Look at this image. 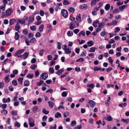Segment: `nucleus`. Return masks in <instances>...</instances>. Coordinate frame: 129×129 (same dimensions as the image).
Segmentation results:
<instances>
[{"label":"nucleus","instance_id":"nucleus-8","mask_svg":"<svg viewBox=\"0 0 129 129\" xmlns=\"http://www.w3.org/2000/svg\"><path fill=\"white\" fill-rule=\"evenodd\" d=\"M38 110H39V108L37 106H34L32 108V111L34 113H37L38 112Z\"/></svg>","mask_w":129,"mask_h":129},{"label":"nucleus","instance_id":"nucleus-64","mask_svg":"<svg viewBox=\"0 0 129 129\" xmlns=\"http://www.w3.org/2000/svg\"><path fill=\"white\" fill-rule=\"evenodd\" d=\"M40 15L41 17H43L44 15H45V12H44V11L40 10Z\"/></svg>","mask_w":129,"mask_h":129},{"label":"nucleus","instance_id":"nucleus-51","mask_svg":"<svg viewBox=\"0 0 129 129\" xmlns=\"http://www.w3.org/2000/svg\"><path fill=\"white\" fill-rule=\"evenodd\" d=\"M33 77H34V75L31 74H28L27 76V78H29V79H32Z\"/></svg>","mask_w":129,"mask_h":129},{"label":"nucleus","instance_id":"nucleus-5","mask_svg":"<svg viewBox=\"0 0 129 129\" xmlns=\"http://www.w3.org/2000/svg\"><path fill=\"white\" fill-rule=\"evenodd\" d=\"M25 52L24 49H21L20 50H18L15 52V54H14L15 56H18V55H20V54H22Z\"/></svg>","mask_w":129,"mask_h":129},{"label":"nucleus","instance_id":"nucleus-12","mask_svg":"<svg viewBox=\"0 0 129 129\" xmlns=\"http://www.w3.org/2000/svg\"><path fill=\"white\" fill-rule=\"evenodd\" d=\"M64 52L65 54H71V53H72V51L71 50V48L70 47H68V49H66Z\"/></svg>","mask_w":129,"mask_h":129},{"label":"nucleus","instance_id":"nucleus-35","mask_svg":"<svg viewBox=\"0 0 129 129\" xmlns=\"http://www.w3.org/2000/svg\"><path fill=\"white\" fill-rule=\"evenodd\" d=\"M63 5L64 6H68V5H70V3L67 0H63Z\"/></svg>","mask_w":129,"mask_h":129},{"label":"nucleus","instance_id":"nucleus-36","mask_svg":"<svg viewBox=\"0 0 129 129\" xmlns=\"http://www.w3.org/2000/svg\"><path fill=\"white\" fill-rule=\"evenodd\" d=\"M76 62H80V63H82V62L84 61V58L83 57H80V58L77 59Z\"/></svg>","mask_w":129,"mask_h":129},{"label":"nucleus","instance_id":"nucleus-18","mask_svg":"<svg viewBox=\"0 0 129 129\" xmlns=\"http://www.w3.org/2000/svg\"><path fill=\"white\" fill-rule=\"evenodd\" d=\"M80 9H81V10H87V5L85 4L81 5L80 6Z\"/></svg>","mask_w":129,"mask_h":129},{"label":"nucleus","instance_id":"nucleus-40","mask_svg":"<svg viewBox=\"0 0 129 129\" xmlns=\"http://www.w3.org/2000/svg\"><path fill=\"white\" fill-rule=\"evenodd\" d=\"M29 85H30V82L27 80L24 82V86L28 87Z\"/></svg>","mask_w":129,"mask_h":129},{"label":"nucleus","instance_id":"nucleus-23","mask_svg":"<svg viewBox=\"0 0 129 129\" xmlns=\"http://www.w3.org/2000/svg\"><path fill=\"white\" fill-rule=\"evenodd\" d=\"M17 22H18L19 24H21V25H23V24H24L26 23V20L19 19V20H17Z\"/></svg>","mask_w":129,"mask_h":129},{"label":"nucleus","instance_id":"nucleus-56","mask_svg":"<svg viewBox=\"0 0 129 129\" xmlns=\"http://www.w3.org/2000/svg\"><path fill=\"white\" fill-rule=\"evenodd\" d=\"M82 128V125L81 124L80 125H77L76 127H75L74 129H81Z\"/></svg>","mask_w":129,"mask_h":129},{"label":"nucleus","instance_id":"nucleus-22","mask_svg":"<svg viewBox=\"0 0 129 129\" xmlns=\"http://www.w3.org/2000/svg\"><path fill=\"white\" fill-rule=\"evenodd\" d=\"M59 117H62V115L59 112H56L55 114V118H59Z\"/></svg>","mask_w":129,"mask_h":129},{"label":"nucleus","instance_id":"nucleus-24","mask_svg":"<svg viewBox=\"0 0 129 129\" xmlns=\"http://www.w3.org/2000/svg\"><path fill=\"white\" fill-rule=\"evenodd\" d=\"M23 80H24V78L19 77L18 79V81L19 84H21V85H22L23 84Z\"/></svg>","mask_w":129,"mask_h":129},{"label":"nucleus","instance_id":"nucleus-15","mask_svg":"<svg viewBox=\"0 0 129 129\" xmlns=\"http://www.w3.org/2000/svg\"><path fill=\"white\" fill-rule=\"evenodd\" d=\"M126 7H127V5H122L121 6H120L119 7V11H120L121 12H123V10H124V9H125V8H126Z\"/></svg>","mask_w":129,"mask_h":129},{"label":"nucleus","instance_id":"nucleus-1","mask_svg":"<svg viewBox=\"0 0 129 129\" xmlns=\"http://www.w3.org/2000/svg\"><path fill=\"white\" fill-rule=\"evenodd\" d=\"M61 14L63 18L67 19L68 18V11L65 9H62L61 11Z\"/></svg>","mask_w":129,"mask_h":129},{"label":"nucleus","instance_id":"nucleus-32","mask_svg":"<svg viewBox=\"0 0 129 129\" xmlns=\"http://www.w3.org/2000/svg\"><path fill=\"white\" fill-rule=\"evenodd\" d=\"M67 36H68V37H72V36H73V32L72 31H68Z\"/></svg>","mask_w":129,"mask_h":129},{"label":"nucleus","instance_id":"nucleus-17","mask_svg":"<svg viewBox=\"0 0 129 129\" xmlns=\"http://www.w3.org/2000/svg\"><path fill=\"white\" fill-rule=\"evenodd\" d=\"M22 57H24V59H27L28 57H29V52H25L22 55Z\"/></svg>","mask_w":129,"mask_h":129},{"label":"nucleus","instance_id":"nucleus-28","mask_svg":"<svg viewBox=\"0 0 129 129\" xmlns=\"http://www.w3.org/2000/svg\"><path fill=\"white\" fill-rule=\"evenodd\" d=\"M57 48L58 50H61V46H62V43L57 42L56 43Z\"/></svg>","mask_w":129,"mask_h":129},{"label":"nucleus","instance_id":"nucleus-20","mask_svg":"<svg viewBox=\"0 0 129 129\" xmlns=\"http://www.w3.org/2000/svg\"><path fill=\"white\" fill-rule=\"evenodd\" d=\"M15 39L18 41L20 39V34L18 32H15Z\"/></svg>","mask_w":129,"mask_h":129},{"label":"nucleus","instance_id":"nucleus-61","mask_svg":"<svg viewBox=\"0 0 129 129\" xmlns=\"http://www.w3.org/2000/svg\"><path fill=\"white\" fill-rule=\"evenodd\" d=\"M68 115H69V112H68L67 111L64 112V113H63L64 117H67V116H68Z\"/></svg>","mask_w":129,"mask_h":129},{"label":"nucleus","instance_id":"nucleus-33","mask_svg":"<svg viewBox=\"0 0 129 129\" xmlns=\"http://www.w3.org/2000/svg\"><path fill=\"white\" fill-rule=\"evenodd\" d=\"M30 43H31V44H34L35 43H37V40H36V38H32L30 40Z\"/></svg>","mask_w":129,"mask_h":129},{"label":"nucleus","instance_id":"nucleus-60","mask_svg":"<svg viewBox=\"0 0 129 129\" xmlns=\"http://www.w3.org/2000/svg\"><path fill=\"white\" fill-rule=\"evenodd\" d=\"M11 114L12 115H15V116L18 115V112L16 111H12L11 112Z\"/></svg>","mask_w":129,"mask_h":129},{"label":"nucleus","instance_id":"nucleus-14","mask_svg":"<svg viewBox=\"0 0 129 129\" xmlns=\"http://www.w3.org/2000/svg\"><path fill=\"white\" fill-rule=\"evenodd\" d=\"M45 26L43 24H41L39 28L38 29L39 32L40 33H42V32H43L44 31V28Z\"/></svg>","mask_w":129,"mask_h":129},{"label":"nucleus","instance_id":"nucleus-2","mask_svg":"<svg viewBox=\"0 0 129 129\" xmlns=\"http://www.w3.org/2000/svg\"><path fill=\"white\" fill-rule=\"evenodd\" d=\"M48 77V73H43L40 75L39 78L41 80L43 79V80H46V79H47Z\"/></svg>","mask_w":129,"mask_h":129},{"label":"nucleus","instance_id":"nucleus-45","mask_svg":"<svg viewBox=\"0 0 129 129\" xmlns=\"http://www.w3.org/2000/svg\"><path fill=\"white\" fill-rule=\"evenodd\" d=\"M44 83V81L43 80H40L39 82L37 83V86H41L42 84Z\"/></svg>","mask_w":129,"mask_h":129},{"label":"nucleus","instance_id":"nucleus-3","mask_svg":"<svg viewBox=\"0 0 129 129\" xmlns=\"http://www.w3.org/2000/svg\"><path fill=\"white\" fill-rule=\"evenodd\" d=\"M5 14L7 17H10L13 14V9L12 8H9L6 11Z\"/></svg>","mask_w":129,"mask_h":129},{"label":"nucleus","instance_id":"nucleus-42","mask_svg":"<svg viewBox=\"0 0 129 129\" xmlns=\"http://www.w3.org/2000/svg\"><path fill=\"white\" fill-rule=\"evenodd\" d=\"M107 120L108 121H111L112 120V117L110 115L107 116Z\"/></svg>","mask_w":129,"mask_h":129},{"label":"nucleus","instance_id":"nucleus-6","mask_svg":"<svg viewBox=\"0 0 129 129\" xmlns=\"http://www.w3.org/2000/svg\"><path fill=\"white\" fill-rule=\"evenodd\" d=\"M20 29H21V26H20V24H19V22H17V24L15 27V31H17V32L20 33Z\"/></svg>","mask_w":129,"mask_h":129},{"label":"nucleus","instance_id":"nucleus-49","mask_svg":"<svg viewBox=\"0 0 129 129\" xmlns=\"http://www.w3.org/2000/svg\"><path fill=\"white\" fill-rule=\"evenodd\" d=\"M119 13V10L118 8H116L113 10V14H118Z\"/></svg>","mask_w":129,"mask_h":129},{"label":"nucleus","instance_id":"nucleus-39","mask_svg":"<svg viewBox=\"0 0 129 129\" xmlns=\"http://www.w3.org/2000/svg\"><path fill=\"white\" fill-rule=\"evenodd\" d=\"M44 52H45V49H41L39 51V55L42 56L44 55Z\"/></svg>","mask_w":129,"mask_h":129},{"label":"nucleus","instance_id":"nucleus-38","mask_svg":"<svg viewBox=\"0 0 129 129\" xmlns=\"http://www.w3.org/2000/svg\"><path fill=\"white\" fill-rule=\"evenodd\" d=\"M97 0H92L91 2V6H96Z\"/></svg>","mask_w":129,"mask_h":129},{"label":"nucleus","instance_id":"nucleus-48","mask_svg":"<svg viewBox=\"0 0 129 129\" xmlns=\"http://www.w3.org/2000/svg\"><path fill=\"white\" fill-rule=\"evenodd\" d=\"M42 112L44 114H48L49 113V111H47L45 108L42 109Z\"/></svg>","mask_w":129,"mask_h":129},{"label":"nucleus","instance_id":"nucleus-34","mask_svg":"<svg viewBox=\"0 0 129 129\" xmlns=\"http://www.w3.org/2000/svg\"><path fill=\"white\" fill-rule=\"evenodd\" d=\"M1 112V113H2V114H4V115H7V114H8V110H2Z\"/></svg>","mask_w":129,"mask_h":129},{"label":"nucleus","instance_id":"nucleus-47","mask_svg":"<svg viewBox=\"0 0 129 129\" xmlns=\"http://www.w3.org/2000/svg\"><path fill=\"white\" fill-rule=\"evenodd\" d=\"M29 33V32L28 31V30L27 29H25L23 30V34L25 35V36H27L28 34Z\"/></svg>","mask_w":129,"mask_h":129},{"label":"nucleus","instance_id":"nucleus-11","mask_svg":"<svg viewBox=\"0 0 129 129\" xmlns=\"http://www.w3.org/2000/svg\"><path fill=\"white\" fill-rule=\"evenodd\" d=\"M126 105H127V103L126 102L120 103L118 104L119 107H121V108H124Z\"/></svg>","mask_w":129,"mask_h":129},{"label":"nucleus","instance_id":"nucleus-62","mask_svg":"<svg viewBox=\"0 0 129 129\" xmlns=\"http://www.w3.org/2000/svg\"><path fill=\"white\" fill-rule=\"evenodd\" d=\"M79 31H80L79 29H76L74 30L73 32L74 33V34H77L79 33Z\"/></svg>","mask_w":129,"mask_h":129},{"label":"nucleus","instance_id":"nucleus-37","mask_svg":"<svg viewBox=\"0 0 129 129\" xmlns=\"http://www.w3.org/2000/svg\"><path fill=\"white\" fill-rule=\"evenodd\" d=\"M49 72L50 74H53L54 72V68L53 67L49 68Z\"/></svg>","mask_w":129,"mask_h":129},{"label":"nucleus","instance_id":"nucleus-29","mask_svg":"<svg viewBox=\"0 0 129 129\" xmlns=\"http://www.w3.org/2000/svg\"><path fill=\"white\" fill-rule=\"evenodd\" d=\"M97 24H99V21L98 20H96L93 22V26L94 28H97Z\"/></svg>","mask_w":129,"mask_h":129},{"label":"nucleus","instance_id":"nucleus-31","mask_svg":"<svg viewBox=\"0 0 129 129\" xmlns=\"http://www.w3.org/2000/svg\"><path fill=\"white\" fill-rule=\"evenodd\" d=\"M5 80L6 83H9V82L11 81V80H10V76H6L5 78Z\"/></svg>","mask_w":129,"mask_h":129},{"label":"nucleus","instance_id":"nucleus-50","mask_svg":"<svg viewBox=\"0 0 129 129\" xmlns=\"http://www.w3.org/2000/svg\"><path fill=\"white\" fill-rule=\"evenodd\" d=\"M12 83L14 86H17V85H18V82L17 80H13L12 81Z\"/></svg>","mask_w":129,"mask_h":129},{"label":"nucleus","instance_id":"nucleus-26","mask_svg":"<svg viewBox=\"0 0 129 129\" xmlns=\"http://www.w3.org/2000/svg\"><path fill=\"white\" fill-rule=\"evenodd\" d=\"M35 21V17H29V18L28 19L29 23H33Z\"/></svg>","mask_w":129,"mask_h":129},{"label":"nucleus","instance_id":"nucleus-59","mask_svg":"<svg viewBox=\"0 0 129 129\" xmlns=\"http://www.w3.org/2000/svg\"><path fill=\"white\" fill-rule=\"evenodd\" d=\"M75 125H76V121H72L71 122V126H75Z\"/></svg>","mask_w":129,"mask_h":129},{"label":"nucleus","instance_id":"nucleus-7","mask_svg":"<svg viewBox=\"0 0 129 129\" xmlns=\"http://www.w3.org/2000/svg\"><path fill=\"white\" fill-rule=\"evenodd\" d=\"M88 103L89 104H90L91 107H94V106H95V102H94V101L92 100H90L88 101Z\"/></svg>","mask_w":129,"mask_h":129},{"label":"nucleus","instance_id":"nucleus-41","mask_svg":"<svg viewBox=\"0 0 129 129\" xmlns=\"http://www.w3.org/2000/svg\"><path fill=\"white\" fill-rule=\"evenodd\" d=\"M101 71V68L98 67H95L94 68V71Z\"/></svg>","mask_w":129,"mask_h":129},{"label":"nucleus","instance_id":"nucleus-44","mask_svg":"<svg viewBox=\"0 0 129 129\" xmlns=\"http://www.w3.org/2000/svg\"><path fill=\"white\" fill-rule=\"evenodd\" d=\"M30 29L31 31H36V30H37V27L34 25H33L30 27Z\"/></svg>","mask_w":129,"mask_h":129},{"label":"nucleus","instance_id":"nucleus-4","mask_svg":"<svg viewBox=\"0 0 129 129\" xmlns=\"http://www.w3.org/2000/svg\"><path fill=\"white\" fill-rule=\"evenodd\" d=\"M76 28V25H75V22H74L72 21L69 24V29L70 30H71L73 31V30H74Z\"/></svg>","mask_w":129,"mask_h":129},{"label":"nucleus","instance_id":"nucleus-57","mask_svg":"<svg viewBox=\"0 0 129 129\" xmlns=\"http://www.w3.org/2000/svg\"><path fill=\"white\" fill-rule=\"evenodd\" d=\"M61 96H62V97H66V96H67V92H62L61 93Z\"/></svg>","mask_w":129,"mask_h":129},{"label":"nucleus","instance_id":"nucleus-10","mask_svg":"<svg viewBox=\"0 0 129 129\" xmlns=\"http://www.w3.org/2000/svg\"><path fill=\"white\" fill-rule=\"evenodd\" d=\"M15 23H17V20L15 19H12L10 20L9 24L10 26H12V25H14Z\"/></svg>","mask_w":129,"mask_h":129},{"label":"nucleus","instance_id":"nucleus-58","mask_svg":"<svg viewBox=\"0 0 129 129\" xmlns=\"http://www.w3.org/2000/svg\"><path fill=\"white\" fill-rule=\"evenodd\" d=\"M29 123L30 122H35V120H34V119L32 117H29L28 119Z\"/></svg>","mask_w":129,"mask_h":129},{"label":"nucleus","instance_id":"nucleus-19","mask_svg":"<svg viewBox=\"0 0 129 129\" xmlns=\"http://www.w3.org/2000/svg\"><path fill=\"white\" fill-rule=\"evenodd\" d=\"M87 45L88 47H91L94 45V42L92 40H90L87 42Z\"/></svg>","mask_w":129,"mask_h":129},{"label":"nucleus","instance_id":"nucleus-16","mask_svg":"<svg viewBox=\"0 0 129 129\" xmlns=\"http://www.w3.org/2000/svg\"><path fill=\"white\" fill-rule=\"evenodd\" d=\"M68 11L70 13H71L72 14H74L75 12V9L73 8V7H69L68 9Z\"/></svg>","mask_w":129,"mask_h":129},{"label":"nucleus","instance_id":"nucleus-53","mask_svg":"<svg viewBox=\"0 0 129 129\" xmlns=\"http://www.w3.org/2000/svg\"><path fill=\"white\" fill-rule=\"evenodd\" d=\"M30 68L32 70H35V69H36V68H37V64H32V65H31V67H30Z\"/></svg>","mask_w":129,"mask_h":129},{"label":"nucleus","instance_id":"nucleus-46","mask_svg":"<svg viewBox=\"0 0 129 129\" xmlns=\"http://www.w3.org/2000/svg\"><path fill=\"white\" fill-rule=\"evenodd\" d=\"M95 50H96V48L92 47L90 48L89 52H93L94 53V52H95Z\"/></svg>","mask_w":129,"mask_h":129},{"label":"nucleus","instance_id":"nucleus-43","mask_svg":"<svg viewBox=\"0 0 129 129\" xmlns=\"http://www.w3.org/2000/svg\"><path fill=\"white\" fill-rule=\"evenodd\" d=\"M121 121H123V122H125V123H128L129 119H128L122 118L121 119Z\"/></svg>","mask_w":129,"mask_h":129},{"label":"nucleus","instance_id":"nucleus-54","mask_svg":"<svg viewBox=\"0 0 129 129\" xmlns=\"http://www.w3.org/2000/svg\"><path fill=\"white\" fill-rule=\"evenodd\" d=\"M0 10H2L3 12H5L6 11V5L0 6Z\"/></svg>","mask_w":129,"mask_h":129},{"label":"nucleus","instance_id":"nucleus-25","mask_svg":"<svg viewBox=\"0 0 129 129\" xmlns=\"http://www.w3.org/2000/svg\"><path fill=\"white\" fill-rule=\"evenodd\" d=\"M104 9L105 11H109V9H110V4H107L105 6Z\"/></svg>","mask_w":129,"mask_h":129},{"label":"nucleus","instance_id":"nucleus-13","mask_svg":"<svg viewBox=\"0 0 129 129\" xmlns=\"http://www.w3.org/2000/svg\"><path fill=\"white\" fill-rule=\"evenodd\" d=\"M63 72H64V69H61L60 70L57 71L55 73L57 74V75L60 76V75H61Z\"/></svg>","mask_w":129,"mask_h":129},{"label":"nucleus","instance_id":"nucleus-21","mask_svg":"<svg viewBox=\"0 0 129 129\" xmlns=\"http://www.w3.org/2000/svg\"><path fill=\"white\" fill-rule=\"evenodd\" d=\"M48 103L49 107H51V108H53V107H54V102L49 101L48 102Z\"/></svg>","mask_w":129,"mask_h":129},{"label":"nucleus","instance_id":"nucleus-9","mask_svg":"<svg viewBox=\"0 0 129 129\" xmlns=\"http://www.w3.org/2000/svg\"><path fill=\"white\" fill-rule=\"evenodd\" d=\"M76 19L77 22H78L79 23H81V14H78Z\"/></svg>","mask_w":129,"mask_h":129},{"label":"nucleus","instance_id":"nucleus-27","mask_svg":"<svg viewBox=\"0 0 129 129\" xmlns=\"http://www.w3.org/2000/svg\"><path fill=\"white\" fill-rule=\"evenodd\" d=\"M104 26H105V23H104V22H101L99 23L98 25V28H103V27H104Z\"/></svg>","mask_w":129,"mask_h":129},{"label":"nucleus","instance_id":"nucleus-55","mask_svg":"<svg viewBox=\"0 0 129 129\" xmlns=\"http://www.w3.org/2000/svg\"><path fill=\"white\" fill-rule=\"evenodd\" d=\"M80 56L81 57H83V56H84L85 57V56H86V51L84 50L82 53L81 54Z\"/></svg>","mask_w":129,"mask_h":129},{"label":"nucleus","instance_id":"nucleus-52","mask_svg":"<svg viewBox=\"0 0 129 129\" xmlns=\"http://www.w3.org/2000/svg\"><path fill=\"white\" fill-rule=\"evenodd\" d=\"M95 87V85L94 84H90L88 86H87V87H90L92 89H93L94 87Z\"/></svg>","mask_w":129,"mask_h":129},{"label":"nucleus","instance_id":"nucleus-63","mask_svg":"<svg viewBox=\"0 0 129 129\" xmlns=\"http://www.w3.org/2000/svg\"><path fill=\"white\" fill-rule=\"evenodd\" d=\"M111 70H112V68H108L106 69V71L108 73H109V72H110V71H111Z\"/></svg>","mask_w":129,"mask_h":129},{"label":"nucleus","instance_id":"nucleus-30","mask_svg":"<svg viewBox=\"0 0 129 129\" xmlns=\"http://www.w3.org/2000/svg\"><path fill=\"white\" fill-rule=\"evenodd\" d=\"M81 35L83 36V37H85V31H81L79 33V37H81Z\"/></svg>","mask_w":129,"mask_h":129}]
</instances>
